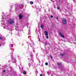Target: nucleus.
Masks as SVG:
<instances>
[{"mask_svg": "<svg viewBox=\"0 0 76 76\" xmlns=\"http://www.w3.org/2000/svg\"><path fill=\"white\" fill-rule=\"evenodd\" d=\"M8 22L10 25H12V24H13V23H14V20H10L8 21Z\"/></svg>", "mask_w": 76, "mask_h": 76, "instance_id": "1", "label": "nucleus"}, {"mask_svg": "<svg viewBox=\"0 0 76 76\" xmlns=\"http://www.w3.org/2000/svg\"><path fill=\"white\" fill-rule=\"evenodd\" d=\"M62 22L64 24V25H66L67 23V20H66L65 19H63L62 20Z\"/></svg>", "mask_w": 76, "mask_h": 76, "instance_id": "2", "label": "nucleus"}, {"mask_svg": "<svg viewBox=\"0 0 76 76\" xmlns=\"http://www.w3.org/2000/svg\"><path fill=\"white\" fill-rule=\"evenodd\" d=\"M23 17V16L22 15V14H20V15H19V18L20 19H21Z\"/></svg>", "mask_w": 76, "mask_h": 76, "instance_id": "3", "label": "nucleus"}, {"mask_svg": "<svg viewBox=\"0 0 76 76\" xmlns=\"http://www.w3.org/2000/svg\"><path fill=\"white\" fill-rule=\"evenodd\" d=\"M60 34L61 37H62V38H64V35H63V34H62L61 33H60Z\"/></svg>", "mask_w": 76, "mask_h": 76, "instance_id": "4", "label": "nucleus"}, {"mask_svg": "<svg viewBox=\"0 0 76 76\" xmlns=\"http://www.w3.org/2000/svg\"><path fill=\"white\" fill-rule=\"evenodd\" d=\"M45 34L46 36L48 35V32H47V31H45Z\"/></svg>", "mask_w": 76, "mask_h": 76, "instance_id": "5", "label": "nucleus"}, {"mask_svg": "<svg viewBox=\"0 0 76 76\" xmlns=\"http://www.w3.org/2000/svg\"><path fill=\"white\" fill-rule=\"evenodd\" d=\"M23 73L24 75H26V71H24Z\"/></svg>", "mask_w": 76, "mask_h": 76, "instance_id": "6", "label": "nucleus"}, {"mask_svg": "<svg viewBox=\"0 0 76 76\" xmlns=\"http://www.w3.org/2000/svg\"><path fill=\"white\" fill-rule=\"evenodd\" d=\"M57 65H58V66H61V63H57Z\"/></svg>", "mask_w": 76, "mask_h": 76, "instance_id": "7", "label": "nucleus"}, {"mask_svg": "<svg viewBox=\"0 0 76 76\" xmlns=\"http://www.w3.org/2000/svg\"><path fill=\"white\" fill-rule=\"evenodd\" d=\"M64 54H65V53H64L63 54H61L60 55H61V56H62V57H63V56H64Z\"/></svg>", "mask_w": 76, "mask_h": 76, "instance_id": "8", "label": "nucleus"}, {"mask_svg": "<svg viewBox=\"0 0 76 76\" xmlns=\"http://www.w3.org/2000/svg\"><path fill=\"white\" fill-rule=\"evenodd\" d=\"M30 3L31 4H34V2H33V1H31L30 2Z\"/></svg>", "mask_w": 76, "mask_h": 76, "instance_id": "9", "label": "nucleus"}, {"mask_svg": "<svg viewBox=\"0 0 76 76\" xmlns=\"http://www.w3.org/2000/svg\"><path fill=\"white\" fill-rule=\"evenodd\" d=\"M0 39H1V40H3V39L2 37H0Z\"/></svg>", "mask_w": 76, "mask_h": 76, "instance_id": "10", "label": "nucleus"}, {"mask_svg": "<svg viewBox=\"0 0 76 76\" xmlns=\"http://www.w3.org/2000/svg\"><path fill=\"white\" fill-rule=\"evenodd\" d=\"M43 26H43V25H41V27L42 28H43Z\"/></svg>", "mask_w": 76, "mask_h": 76, "instance_id": "11", "label": "nucleus"}, {"mask_svg": "<svg viewBox=\"0 0 76 76\" xmlns=\"http://www.w3.org/2000/svg\"><path fill=\"white\" fill-rule=\"evenodd\" d=\"M45 64L46 65V66H47V65H48V63L47 62H46Z\"/></svg>", "mask_w": 76, "mask_h": 76, "instance_id": "12", "label": "nucleus"}, {"mask_svg": "<svg viewBox=\"0 0 76 76\" xmlns=\"http://www.w3.org/2000/svg\"><path fill=\"white\" fill-rule=\"evenodd\" d=\"M46 38H47V39H48L49 37H48V35H46Z\"/></svg>", "mask_w": 76, "mask_h": 76, "instance_id": "13", "label": "nucleus"}, {"mask_svg": "<svg viewBox=\"0 0 76 76\" xmlns=\"http://www.w3.org/2000/svg\"><path fill=\"white\" fill-rule=\"evenodd\" d=\"M50 58H51V59H52V58H53V56H51V55H50Z\"/></svg>", "mask_w": 76, "mask_h": 76, "instance_id": "14", "label": "nucleus"}, {"mask_svg": "<svg viewBox=\"0 0 76 76\" xmlns=\"http://www.w3.org/2000/svg\"><path fill=\"white\" fill-rule=\"evenodd\" d=\"M56 19H58V17H56Z\"/></svg>", "mask_w": 76, "mask_h": 76, "instance_id": "15", "label": "nucleus"}, {"mask_svg": "<svg viewBox=\"0 0 76 76\" xmlns=\"http://www.w3.org/2000/svg\"><path fill=\"white\" fill-rule=\"evenodd\" d=\"M57 9H58V10H59V9H60V7H57Z\"/></svg>", "mask_w": 76, "mask_h": 76, "instance_id": "16", "label": "nucleus"}, {"mask_svg": "<svg viewBox=\"0 0 76 76\" xmlns=\"http://www.w3.org/2000/svg\"><path fill=\"white\" fill-rule=\"evenodd\" d=\"M50 17L51 18H53V15H51Z\"/></svg>", "mask_w": 76, "mask_h": 76, "instance_id": "17", "label": "nucleus"}, {"mask_svg": "<svg viewBox=\"0 0 76 76\" xmlns=\"http://www.w3.org/2000/svg\"><path fill=\"white\" fill-rule=\"evenodd\" d=\"M5 72H6V71H5V70H3V72H4V73H5Z\"/></svg>", "mask_w": 76, "mask_h": 76, "instance_id": "18", "label": "nucleus"}, {"mask_svg": "<svg viewBox=\"0 0 76 76\" xmlns=\"http://www.w3.org/2000/svg\"><path fill=\"white\" fill-rule=\"evenodd\" d=\"M40 76H42V74H40Z\"/></svg>", "mask_w": 76, "mask_h": 76, "instance_id": "19", "label": "nucleus"}, {"mask_svg": "<svg viewBox=\"0 0 76 76\" xmlns=\"http://www.w3.org/2000/svg\"><path fill=\"white\" fill-rule=\"evenodd\" d=\"M46 45H47V42H46Z\"/></svg>", "mask_w": 76, "mask_h": 76, "instance_id": "20", "label": "nucleus"}]
</instances>
